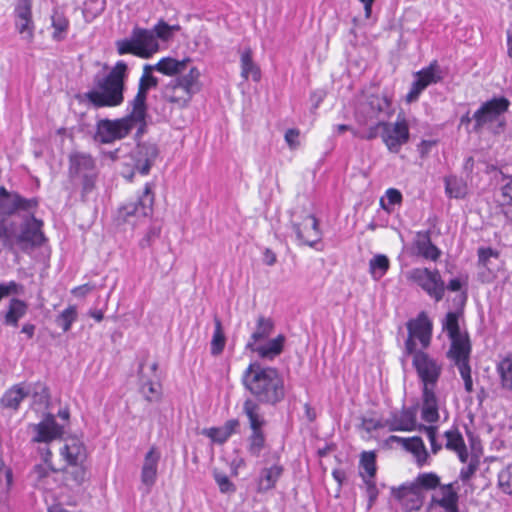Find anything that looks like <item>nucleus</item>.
Here are the masks:
<instances>
[{
  "label": "nucleus",
  "mask_w": 512,
  "mask_h": 512,
  "mask_svg": "<svg viewBox=\"0 0 512 512\" xmlns=\"http://www.w3.org/2000/svg\"><path fill=\"white\" fill-rule=\"evenodd\" d=\"M91 105L95 108L115 107L122 103L123 98H87Z\"/></svg>",
  "instance_id": "58"
},
{
  "label": "nucleus",
  "mask_w": 512,
  "mask_h": 512,
  "mask_svg": "<svg viewBox=\"0 0 512 512\" xmlns=\"http://www.w3.org/2000/svg\"><path fill=\"white\" fill-rule=\"evenodd\" d=\"M215 329L211 340V353L213 355L220 354L225 346L226 338L222 329V323L219 318L214 319Z\"/></svg>",
  "instance_id": "43"
},
{
  "label": "nucleus",
  "mask_w": 512,
  "mask_h": 512,
  "mask_svg": "<svg viewBox=\"0 0 512 512\" xmlns=\"http://www.w3.org/2000/svg\"><path fill=\"white\" fill-rule=\"evenodd\" d=\"M145 98H134L132 111L121 119L101 120L97 128V138L102 143H112L126 137L134 127H138V134L144 131L146 104Z\"/></svg>",
  "instance_id": "3"
},
{
  "label": "nucleus",
  "mask_w": 512,
  "mask_h": 512,
  "mask_svg": "<svg viewBox=\"0 0 512 512\" xmlns=\"http://www.w3.org/2000/svg\"><path fill=\"white\" fill-rule=\"evenodd\" d=\"M445 191L449 197L463 198L467 194L466 183L455 176L445 178Z\"/></svg>",
  "instance_id": "42"
},
{
  "label": "nucleus",
  "mask_w": 512,
  "mask_h": 512,
  "mask_svg": "<svg viewBox=\"0 0 512 512\" xmlns=\"http://www.w3.org/2000/svg\"><path fill=\"white\" fill-rule=\"evenodd\" d=\"M390 267V261L386 255L377 254L369 261V272L371 277L378 281L388 271Z\"/></svg>",
  "instance_id": "39"
},
{
  "label": "nucleus",
  "mask_w": 512,
  "mask_h": 512,
  "mask_svg": "<svg viewBox=\"0 0 512 512\" xmlns=\"http://www.w3.org/2000/svg\"><path fill=\"white\" fill-rule=\"evenodd\" d=\"M509 102L506 98H492L481 106L474 114L476 125L481 127L493 121L507 110Z\"/></svg>",
  "instance_id": "21"
},
{
  "label": "nucleus",
  "mask_w": 512,
  "mask_h": 512,
  "mask_svg": "<svg viewBox=\"0 0 512 512\" xmlns=\"http://www.w3.org/2000/svg\"><path fill=\"white\" fill-rule=\"evenodd\" d=\"M72 467L66 471L67 483H72L75 486H81L87 479V471L80 464L71 465Z\"/></svg>",
  "instance_id": "50"
},
{
  "label": "nucleus",
  "mask_w": 512,
  "mask_h": 512,
  "mask_svg": "<svg viewBox=\"0 0 512 512\" xmlns=\"http://www.w3.org/2000/svg\"><path fill=\"white\" fill-rule=\"evenodd\" d=\"M157 155L158 149L155 144H139L134 151L135 169L142 175L148 174Z\"/></svg>",
  "instance_id": "26"
},
{
  "label": "nucleus",
  "mask_w": 512,
  "mask_h": 512,
  "mask_svg": "<svg viewBox=\"0 0 512 512\" xmlns=\"http://www.w3.org/2000/svg\"><path fill=\"white\" fill-rule=\"evenodd\" d=\"M51 27L53 29L52 39L56 42L63 41L67 37L69 20L63 12L54 10L51 15Z\"/></svg>",
  "instance_id": "33"
},
{
  "label": "nucleus",
  "mask_w": 512,
  "mask_h": 512,
  "mask_svg": "<svg viewBox=\"0 0 512 512\" xmlns=\"http://www.w3.org/2000/svg\"><path fill=\"white\" fill-rule=\"evenodd\" d=\"M300 131L298 129H288L285 132V142L291 150H295L300 146Z\"/></svg>",
  "instance_id": "59"
},
{
  "label": "nucleus",
  "mask_w": 512,
  "mask_h": 512,
  "mask_svg": "<svg viewBox=\"0 0 512 512\" xmlns=\"http://www.w3.org/2000/svg\"><path fill=\"white\" fill-rule=\"evenodd\" d=\"M22 290V286L15 281L8 283H0V301L12 294H19Z\"/></svg>",
  "instance_id": "56"
},
{
  "label": "nucleus",
  "mask_w": 512,
  "mask_h": 512,
  "mask_svg": "<svg viewBox=\"0 0 512 512\" xmlns=\"http://www.w3.org/2000/svg\"><path fill=\"white\" fill-rule=\"evenodd\" d=\"M77 316L78 313L76 307L69 306L56 317L55 322L64 332H67L76 321Z\"/></svg>",
  "instance_id": "46"
},
{
  "label": "nucleus",
  "mask_w": 512,
  "mask_h": 512,
  "mask_svg": "<svg viewBox=\"0 0 512 512\" xmlns=\"http://www.w3.org/2000/svg\"><path fill=\"white\" fill-rule=\"evenodd\" d=\"M43 457L45 464L36 465L33 469V476L38 482H41L42 480L47 478L50 475V473L54 471L52 467L48 464V460L51 457V452L49 449L46 450Z\"/></svg>",
  "instance_id": "52"
},
{
  "label": "nucleus",
  "mask_w": 512,
  "mask_h": 512,
  "mask_svg": "<svg viewBox=\"0 0 512 512\" xmlns=\"http://www.w3.org/2000/svg\"><path fill=\"white\" fill-rule=\"evenodd\" d=\"M293 231L300 245L314 247L322 238L319 222L314 215H306L302 222L292 223Z\"/></svg>",
  "instance_id": "17"
},
{
  "label": "nucleus",
  "mask_w": 512,
  "mask_h": 512,
  "mask_svg": "<svg viewBox=\"0 0 512 512\" xmlns=\"http://www.w3.org/2000/svg\"><path fill=\"white\" fill-rule=\"evenodd\" d=\"M282 467L279 465H273L269 468H265L261 471L258 488L260 491H267L272 489L280 475L282 474Z\"/></svg>",
  "instance_id": "37"
},
{
  "label": "nucleus",
  "mask_w": 512,
  "mask_h": 512,
  "mask_svg": "<svg viewBox=\"0 0 512 512\" xmlns=\"http://www.w3.org/2000/svg\"><path fill=\"white\" fill-rule=\"evenodd\" d=\"M471 350L457 351L454 354H447V357L457 366L460 376L463 379L466 392L473 391V381L471 377V368L469 365Z\"/></svg>",
  "instance_id": "29"
},
{
  "label": "nucleus",
  "mask_w": 512,
  "mask_h": 512,
  "mask_svg": "<svg viewBox=\"0 0 512 512\" xmlns=\"http://www.w3.org/2000/svg\"><path fill=\"white\" fill-rule=\"evenodd\" d=\"M245 388L261 403L276 404L285 395L284 382L276 368L251 363L243 373Z\"/></svg>",
  "instance_id": "1"
},
{
  "label": "nucleus",
  "mask_w": 512,
  "mask_h": 512,
  "mask_svg": "<svg viewBox=\"0 0 512 512\" xmlns=\"http://www.w3.org/2000/svg\"><path fill=\"white\" fill-rule=\"evenodd\" d=\"M390 431H414L417 429L416 413L413 409H402L391 413L385 420Z\"/></svg>",
  "instance_id": "24"
},
{
  "label": "nucleus",
  "mask_w": 512,
  "mask_h": 512,
  "mask_svg": "<svg viewBox=\"0 0 512 512\" xmlns=\"http://www.w3.org/2000/svg\"><path fill=\"white\" fill-rule=\"evenodd\" d=\"M189 59H183L181 61L171 57L162 58L154 67L155 70L162 74L173 76L183 72L186 69Z\"/></svg>",
  "instance_id": "36"
},
{
  "label": "nucleus",
  "mask_w": 512,
  "mask_h": 512,
  "mask_svg": "<svg viewBox=\"0 0 512 512\" xmlns=\"http://www.w3.org/2000/svg\"><path fill=\"white\" fill-rule=\"evenodd\" d=\"M199 76V71L196 68H192L188 75L179 80L178 86L187 94H197L200 92L201 87L199 83Z\"/></svg>",
  "instance_id": "41"
},
{
  "label": "nucleus",
  "mask_w": 512,
  "mask_h": 512,
  "mask_svg": "<svg viewBox=\"0 0 512 512\" xmlns=\"http://www.w3.org/2000/svg\"><path fill=\"white\" fill-rule=\"evenodd\" d=\"M386 198L391 205L400 204L402 201V194L399 190L389 188L386 191Z\"/></svg>",
  "instance_id": "62"
},
{
  "label": "nucleus",
  "mask_w": 512,
  "mask_h": 512,
  "mask_svg": "<svg viewBox=\"0 0 512 512\" xmlns=\"http://www.w3.org/2000/svg\"><path fill=\"white\" fill-rule=\"evenodd\" d=\"M477 470V461H471L466 467L460 471V478L463 481L469 480Z\"/></svg>",
  "instance_id": "60"
},
{
  "label": "nucleus",
  "mask_w": 512,
  "mask_h": 512,
  "mask_svg": "<svg viewBox=\"0 0 512 512\" xmlns=\"http://www.w3.org/2000/svg\"><path fill=\"white\" fill-rule=\"evenodd\" d=\"M393 495L405 511L419 510L424 502L423 492L412 483L393 490Z\"/></svg>",
  "instance_id": "22"
},
{
  "label": "nucleus",
  "mask_w": 512,
  "mask_h": 512,
  "mask_svg": "<svg viewBox=\"0 0 512 512\" xmlns=\"http://www.w3.org/2000/svg\"><path fill=\"white\" fill-rule=\"evenodd\" d=\"M443 79V71L437 61L415 74V80L407 96H418L427 86L436 84Z\"/></svg>",
  "instance_id": "20"
},
{
  "label": "nucleus",
  "mask_w": 512,
  "mask_h": 512,
  "mask_svg": "<svg viewBox=\"0 0 512 512\" xmlns=\"http://www.w3.org/2000/svg\"><path fill=\"white\" fill-rule=\"evenodd\" d=\"M273 331V320L262 315L258 316L253 332L246 344V349L255 353L261 359L273 360L282 353L286 340L283 334L269 339Z\"/></svg>",
  "instance_id": "4"
},
{
  "label": "nucleus",
  "mask_w": 512,
  "mask_h": 512,
  "mask_svg": "<svg viewBox=\"0 0 512 512\" xmlns=\"http://www.w3.org/2000/svg\"><path fill=\"white\" fill-rule=\"evenodd\" d=\"M117 50L120 55L131 53L142 58H149L159 50V44L154 31L135 28L129 39L117 42Z\"/></svg>",
  "instance_id": "5"
},
{
  "label": "nucleus",
  "mask_w": 512,
  "mask_h": 512,
  "mask_svg": "<svg viewBox=\"0 0 512 512\" xmlns=\"http://www.w3.org/2000/svg\"><path fill=\"white\" fill-rule=\"evenodd\" d=\"M160 457L161 454L155 446H152L144 456L141 468V482L146 487L147 492L150 491L156 482Z\"/></svg>",
  "instance_id": "23"
},
{
  "label": "nucleus",
  "mask_w": 512,
  "mask_h": 512,
  "mask_svg": "<svg viewBox=\"0 0 512 512\" xmlns=\"http://www.w3.org/2000/svg\"><path fill=\"white\" fill-rule=\"evenodd\" d=\"M70 177L74 181H80L83 193H89L94 188L96 171L95 163L91 156L75 153L70 156Z\"/></svg>",
  "instance_id": "9"
},
{
  "label": "nucleus",
  "mask_w": 512,
  "mask_h": 512,
  "mask_svg": "<svg viewBox=\"0 0 512 512\" xmlns=\"http://www.w3.org/2000/svg\"><path fill=\"white\" fill-rule=\"evenodd\" d=\"M408 338L405 342V351L407 354H414L416 350V340H419L422 348H427L431 341L432 324L428 317L421 313L416 319L407 323Z\"/></svg>",
  "instance_id": "13"
},
{
  "label": "nucleus",
  "mask_w": 512,
  "mask_h": 512,
  "mask_svg": "<svg viewBox=\"0 0 512 512\" xmlns=\"http://www.w3.org/2000/svg\"><path fill=\"white\" fill-rule=\"evenodd\" d=\"M127 65L119 61L107 74H98L95 77V84L99 91H92L85 96H123L124 78Z\"/></svg>",
  "instance_id": "7"
},
{
  "label": "nucleus",
  "mask_w": 512,
  "mask_h": 512,
  "mask_svg": "<svg viewBox=\"0 0 512 512\" xmlns=\"http://www.w3.org/2000/svg\"><path fill=\"white\" fill-rule=\"evenodd\" d=\"M421 418L428 423H435L439 419V404L435 388H422Z\"/></svg>",
  "instance_id": "28"
},
{
  "label": "nucleus",
  "mask_w": 512,
  "mask_h": 512,
  "mask_svg": "<svg viewBox=\"0 0 512 512\" xmlns=\"http://www.w3.org/2000/svg\"><path fill=\"white\" fill-rule=\"evenodd\" d=\"M446 449L457 454L462 463L468 460V451L462 434L457 429H450L444 433Z\"/></svg>",
  "instance_id": "30"
},
{
  "label": "nucleus",
  "mask_w": 512,
  "mask_h": 512,
  "mask_svg": "<svg viewBox=\"0 0 512 512\" xmlns=\"http://www.w3.org/2000/svg\"><path fill=\"white\" fill-rule=\"evenodd\" d=\"M27 397L26 385H14L1 398V404L5 408L16 410L24 398Z\"/></svg>",
  "instance_id": "34"
},
{
  "label": "nucleus",
  "mask_w": 512,
  "mask_h": 512,
  "mask_svg": "<svg viewBox=\"0 0 512 512\" xmlns=\"http://www.w3.org/2000/svg\"><path fill=\"white\" fill-rule=\"evenodd\" d=\"M498 482L503 492L512 495V464L501 470Z\"/></svg>",
  "instance_id": "53"
},
{
  "label": "nucleus",
  "mask_w": 512,
  "mask_h": 512,
  "mask_svg": "<svg viewBox=\"0 0 512 512\" xmlns=\"http://www.w3.org/2000/svg\"><path fill=\"white\" fill-rule=\"evenodd\" d=\"M238 424L237 420H229L222 427L206 429L204 434L212 441L222 444L235 432Z\"/></svg>",
  "instance_id": "35"
},
{
  "label": "nucleus",
  "mask_w": 512,
  "mask_h": 512,
  "mask_svg": "<svg viewBox=\"0 0 512 512\" xmlns=\"http://www.w3.org/2000/svg\"><path fill=\"white\" fill-rule=\"evenodd\" d=\"M38 206L35 198L27 199L16 192L8 191L4 186H0V215L10 216L17 211L32 212Z\"/></svg>",
  "instance_id": "14"
},
{
  "label": "nucleus",
  "mask_w": 512,
  "mask_h": 512,
  "mask_svg": "<svg viewBox=\"0 0 512 512\" xmlns=\"http://www.w3.org/2000/svg\"><path fill=\"white\" fill-rule=\"evenodd\" d=\"M413 248L418 256L427 260L435 262L441 256V250L432 243L428 231L417 232L413 241Z\"/></svg>",
  "instance_id": "27"
},
{
  "label": "nucleus",
  "mask_w": 512,
  "mask_h": 512,
  "mask_svg": "<svg viewBox=\"0 0 512 512\" xmlns=\"http://www.w3.org/2000/svg\"><path fill=\"white\" fill-rule=\"evenodd\" d=\"M214 479L222 493H230L235 491V486L229 480L227 475L219 472H214Z\"/></svg>",
  "instance_id": "54"
},
{
  "label": "nucleus",
  "mask_w": 512,
  "mask_h": 512,
  "mask_svg": "<svg viewBox=\"0 0 512 512\" xmlns=\"http://www.w3.org/2000/svg\"><path fill=\"white\" fill-rule=\"evenodd\" d=\"M61 455L70 465H77L84 461L86 451L78 439H70L61 450Z\"/></svg>",
  "instance_id": "32"
},
{
  "label": "nucleus",
  "mask_w": 512,
  "mask_h": 512,
  "mask_svg": "<svg viewBox=\"0 0 512 512\" xmlns=\"http://www.w3.org/2000/svg\"><path fill=\"white\" fill-rule=\"evenodd\" d=\"M179 28L180 27L178 25H168L164 21H159L152 31H154L156 39L159 38L164 41H167L172 37L175 31L179 30Z\"/></svg>",
  "instance_id": "51"
},
{
  "label": "nucleus",
  "mask_w": 512,
  "mask_h": 512,
  "mask_svg": "<svg viewBox=\"0 0 512 512\" xmlns=\"http://www.w3.org/2000/svg\"><path fill=\"white\" fill-rule=\"evenodd\" d=\"M241 74L244 78L252 77L253 80L260 79V69L252 60V51L250 48L243 50L241 54Z\"/></svg>",
  "instance_id": "38"
},
{
  "label": "nucleus",
  "mask_w": 512,
  "mask_h": 512,
  "mask_svg": "<svg viewBox=\"0 0 512 512\" xmlns=\"http://www.w3.org/2000/svg\"><path fill=\"white\" fill-rule=\"evenodd\" d=\"M148 370L152 375L145 372V365L143 363L140 365V391L147 401L158 402L161 399L162 390L156 375L157 363L153 362L148 365Z\"/></svg>",
  "instance_id": "18"
},
{
  "label": "nucleus",
  "mask_w": 512,
  "mask_h": 512,
  "mask_svg": "<svg viewBox=\"0 0 512 512\" xmlns=\"http://www.w3.org/2000/svg\"><path fill=\"white\" fill-rule=\"evenodd\" d=\"M407 279L421 287L432 299L439 302L445 294V284L437 269L413 268L407 272Z\"/></svg>",
  "instance_id": "8"
},
{
  "label": "nucleus",
  "mask_w": 512,
  "mask_h": 512,
  "mask_svg": "<svg viewBox=\"0 0 512 512\" xmlns=\"http://www.w3.org/2000/svg\"><path fill=\"white\" fill-rule=\"evenodd\" d=\"M419 429L425 431L431 445V450L436 454L442 448V445L436 441L437 428L435 426L419 425Z\"/></svg>",
  "instance_id": "55"
},
{
  "label": "nucleus",
  "mask_w": 512,
  "mask_h": 512,
  "mask_svg": "<svg viewBox=\"0 0 512 512\" xmlns=\"http://www.w3.org/2000/svg\"><path fill=\"white\" fill-rule=\"evenodd\" d=\"M502 196L507 204L512 205V179L502 187Z\"/></svg>",
  "instance_id": "64"
},
{
  "label": "nucleus",
  "mask_w": 512,
  "mask_h": 512,
  "mask_svg": "<svg viewBox=\"0 0 512 512\" xmlns=\"http://www.w3.org/2000/svg\"><path fill=\"white\" fill-rule=\"evenodd\" d=\"M15 29L21 39L30 44L35 36V24L32 17V4L30 0H19L14 10Z\"/></svg>",
  "instance_id": "15"
},
{
  "label": "nucleus",
  "mask_w": 512,
  "mask_h": 512,
  "mask_svg": "<svg viewBox=\"0 0 512 512\" xmlns=\"http://www.w3.org/2000/svg\"><path fill=\"white\" fill-rule=\"evenodd\" d=\"M412 355V364L422 383V388H436L442 373V365L423 351H417Z\"/></svg>",
  "instance_id": "10"
},
{
  "label": "nucleus",
  "mask_w": 512,
  "mask_h": 512,
  "mask_svg": "<svg viewBox=\"0 0 512 512\" xmlns=\"http://www.w3.org/2000/svg\"><path fill=\"white\" fill-rule=\"evenodd\" d=\"M34 436L32 441L36 443H50L62 437L64 430L56 420L54 415L47 414L38 424L31 426Z\"/></svg>",
  "instance_id": "19"
},
{
  "label": "nucleus",
  "mask_w": 512,
  "mask_h": 512,
  "mask_svg": "<svg viewBox=\"0 0 512 512\" xmlns=\"http://www.w3.org/2000/svg\"><path fill=\"white\" fill-rule=\"evenodd\" d=\"M42 226L43 222L31 215L24 219L20 226V232L16 233L14 222L1 219L0 244L14 254L18 250L29 252L44 243L45 237Z\"/></svg>",
  "instance_id": "2"
},
{
  "label": "nucleus",
  "mask_w": 512,
  "mask_h": 512,
  "mask_svg": "<svg viewBox=\"0 0 512 512\" xmlns=\"http://www.w3.org/2000/svg\"><path fill=\"white\" fill-rule=\"evenodd\" d=\"M360 465L364 472L361 476L366 478H374L376 474V455L372 451H365L361 454Z\"/></svg>",
  "instance_id": "48"
},
{
  "label": "nucleus",
  "mask_w": 512,
  "mask_h": 512,
  "mask_svg": "<svg viewBox=\"0 0 512 512\" xmlns=\"http://www.w3.org/2000/svg\"><path fill=\"white\" fill-rule=\"evenodd\" d=\"M363 481L366 485V493L369 499L368 508H370L378 497V489L374 478H366V476L363 475Z\"/></svg>",
  "instance_id": "57"
},
{
  "label": "nucleus",
  "mask_w": 512,
  "mask_h": 512,
  "mask_svg": "<svg viewBox=\"0 0 512 512\" xmlns=\"http://www.w3.org/2000/svg\"><path fill=\"white\" fill-rule=\"evenodd\" d=\"M27 312V304L17 298L10 301L9 309L5 315V322L7 324L17 326L19 319H21Z\"/></svg>",
  "instance_id": "40"
},
{
  "label": "nucleus",
  "mask_w": 512,
  "mask_h": 512,
  "mask_svg": "<svg viewBox=\"0 0 512 512\" xmlns=\"http://www.w3.org/2000/svg\"><path fill=\"white\" fill-rule=\"evenodd\" d=\"M154 195L151 186L146 184L144 190L135 201H130L118 209L117 221L135 226L141 219L152 213Z\"/></svg>",
  "instance_id": "6"
},
{
  "label": "nucleus",
  "mask_w": 512,
  "mask_h": 512,
  "mask_svg": "<svg viewBox=\"0 0 512 512\" xmlns=\"http://www.w3.org/2000/svg\"><path fill=\"white\" fill-rule=\"evenodd\" d=\"M153 70H155L154 66H144L143 74L139 82V90L136 96H144L150 88L157 85V79L152 74Z\"/></svg>",
  "instance_id": "44"
},
{
  "label": "nucleus",
  "mask_w": 512,
  "mask_h": 512,
  "mask_svg": "<svg viewBox=\"0 0 512 512\" xmlns=\"http://www.w3.org/2000/svg\"><path fill=\"white\" fill-rule=\"evenodd\" d=\"M27 397H31L32 405L36 409L47 408L50 401V395L47 386L42 382H36L26 385Z\"/></svg>",
  "instance_id": "31"
},
{
  "label": "nucleus",
  "mask_w": 512,
  "mask_h": 512,
  "mask_svg": "<svg viewBox=\"0 0 512 512\" xmlns=\"http://www.w3.org/2000/svg\"><path fill=\"white\" fill-rule=\"evenodd\" d=\"M479 262L484 266L490 257H497L498 253L491 248H480L478 250Z\"/></svg>",
  "instance_id": "61"
},
{
  "label": "nucleus",
  "mask_w": 512,
  "mask_h": 512,
  "mask_svg": "<svg viewBox=\"0 0 512 512\" xmlns=\"http://www.w3.org/2000/svg\"><path fill=\"white\" fill-rule=\"evenodd\" d=\"M159 229L157 228H151L146 236L141 240L140 245L141 247H147L150 245L151 241L159 236Z\"/></svg>",
  "instance_id": "63"
},
{
  "label": "nucleus",
  "mask_w": 512,
  "mask_h": 512,
  "mask_svg": "<svg viewBox=\"0 0 512 512\" xmlns=\"http://www.w3.org/2000/svg\"><path fill=\"white\" fill-rule=\"evenodd\" d=\"M380 136L391 153H398L409 141V126L404 117H398L394 123L380 121Z\"/></svg>",
  "instance_id": "11"
},
{
  "label": "nucleus",
  "mask_w": 512,
  "mask_h": 512,
  "mask_svg": "<svg viewBox=\"0 0 512 512\" xmlns=\"http://www.w3.org/2000/svg\"><path fill=\"white\" fill-rule=\"evenodd\" d=\"M414 486H417L421 491L435 489L440 484V478L437 474L429 472L422 473L417 476L415 481L412 483Z\"/></svg>",
  "instance_id": "49"
},
{
  "label": "nucleus",
  "mask_w": 512,
  "mask_h": 512,
  "mask_svg": "<svg viewBox=\"0 0 512 512\" xmlns=\"http://www.w3.org/2000/svg\"><path fill=\"white\" fill-rule=\"evenodd\" d=\"M441 498L437 501L438 504L446 510H453L456 508L458 496L453 490L452 484L443 485L441 487Z\"/></svg>",
  "instance_id": "47"
},
{
  "label": "nucleus",
  "mask_w": 512,
  "mask_h": 512,
  "mask_svg": "<svg viewBox=\"0 0 512 512\" xmlns=\"http://www.w3.org/2000/svg\"><path fill=\"white\" fill-rule=\"evenodd\" d=\"M243 411L249 420L252 430V434L249 437V452L252 455L258 456L265 443V438L261 431V427L264 425V419L260 413L259 405L251 399H247L244 402Z\"/></svg>",
  "instance_id": "12"
},
{
  "label": "nucleus",
  "mask_w": 512,
  "mask_h": 512,
  "mask_svg": "<svg viewBox=\"0 0 512 512\" xmlns=\"http://www.w3.org/2000/svg\"><path fill=\"white\" fill-rule=\"evenodd\" d=\"M391 442L399 443L404 449L413 454L418 466H424L428 464L429 455L426 447L420 437H409L403 438L399 436H390Z\"/></svg>",
  "instance_id": "25"
},
{
  "label": "nucleus",
  "mask_w": 512,
  "mask_h": 512,
  "mask_svg": "<svg viewBox=\"0 0 512 512\" xmlns=\"http://www.w3.org/2000/svg\"><path fill=\"white\" fill-rule=\"evenodd\" d=\"M497 372L504 388L512 391V359L504 358L497 365Z\"/></svg>",
  "instance_id": "45"
},
{
  "label": "nucleus",
  "mask_w": 512,
  "mask_h": 512,
  "mask_svg": "<svg viewBox=\"0 0 512 512\" xmlns=\"http://www.w3.org/2000/svg\"><path fill=\"white\" fill-rule=\"evenodd\" d=\"M459 312H448L443 320V330L447 332L451 345L447 354H454L457 351L471 350L470 341L466 333L459 328Z\"/></svg>",
  "instance_id": "16"
}]
</instances>
